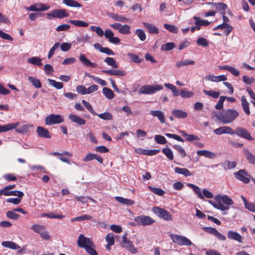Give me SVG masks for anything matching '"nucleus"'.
<instances>
[{
	"label": "nucleus",
	"mask_w": 255,
	"mask_h": 255,
	"mask_svg": "<svg viewBox=\"0 0 255 255\" xmlns=\"http://www.w3.org/2000/svg\"><path fill=\"white\" fill-rule=\"evenodd\" d=\"M239 116V113L234 109H227L216 115V117L223 124L232 123Z\"/></svg>",
	"instance_id": "obj_1"
},
{
	"label": "nucleus",
	"mask_w": 255,
	"mask_h": 255,
	"mask_svg": "<svg viewBox=\"0 0 255 255\" xmlns=\"http://www.w3.org/2000/svg\"><path fill=\"white\" fill-rule=\"evenodd\" d=\"M164 86L172 91L174 96H178L180 95L183 98H189L194 95V93L191 91L185 90H181L179 91L175 86L170 83L164 84Z\"/></svg>",
	"instance_id": "obj_2"
},
{
	"label": "nucleus",
	"mask_w": 255,
	"mask_h": 255,
	"mask_svg": "<svg viewBox=\"0 0 255 255\" xmlns=\"http://www.w3.org/2000/svg\"><path fill=\"white\" fill-rule=\"evenodd\" d=\"M163 88L161 85H145L141 87L138 91L139 94L151 95Z\"/></svg>",
	"instance_id": "obj_3"
},
{
	"label": "nucleus",
	"mask_w": 255,
	"mask_h": 255,
	"mask_svg": "<svg viewBox=\"0 0 255 255\" xmlns=\"http://www.w3.org/2000/svg\"><path fill=\"white\" fill-rule=\"evenodd\" d=\"M170 237L173 243L179 246H189L192 245L191 241L185 236L171 234Z\"/></svg>",
	"instance_id": "obj_4"
},
{
	"label": "nucleus",
	"mask_w": 255,
	"mask_h": 255,
	"mask_svg": "<svg viewBox=\"0 0 255 255\" xmlns=\"http://www.w3.org/2000/svg\"><path fill=\"white\" fill-rule=\"evenodd\" d=\"M134 221L138 226H149L155 222V221L148 216L143 215L136 216L133 219Z\"/></svg>",
	"instance_id": "obj_5"
},
{
	"label": "nucleus",
	"mask_w": 255,
	"mask_h": 255,
	"mask_svg": "<svg viewBox=\"0 0 255 255\" xmlns=\"http://www.w3.org/2000/svg\"><path fill=\"white\" fill-rule=\"evenodd\" d=\"M153 212L158 217L163 220L169 221L172 220V217L170 213L164 209L158 207H154L152 210Z\"/></svg>",
	"instance_id": "obj_6"
},
{
	"label": "nucleus",
	"mask_w": 255,
	"mask_h": 255,
	"mask_svg": "<svg viewBox=\"0 0 255 255\" xmlns=\"http://www.w3.org/2000/svg\"><path fill=\"white\" fill-rule=\"evenodd\" d=\"M63 122L64 119L60 115L51 114L46 117L45 119V123L46 125L58 124Z\"/></svg>",
	"instance_id": "obj_7"
},
{
	"label": "nucleus",
	"mask_w": 255,
	"mask_h": 255,
	"mask_svg": "<svg viewBox=\"0 0 255 255\" xmlns=\"http://www.w3.org/2000/svg\"><path fill=\"white\" fill-rule=\"evenodd\" d=\"M47 19H51L52 18H63L68 16V13L65 9H55L50 12L47 13Z\"/></svg>",
	"instance_id": "obj_8"
},
{
	"label": "nucleus",
	"mask_w": 255,
	"mask_h": 255,
	"mask_svg": "<svg viewBox=\"0 0 255 255\" xmlns=\"http://www.w3.org/2000/svg\"><path fill=\"white\" fill-rule=\"evenodd\" d=\"M235 134L248 140L253 141L254 140V138L252 136L248 130L242 127H237L235 130Z\"/></svg>",
	"instance_id": "obj_9"
},
{
	"label": "nucleus",
	"mask_w": 255,
	"mask_h": 255,
	"mask_svg": "<svg viewBox=\"0 0 255 255\" xmlns=\"http://www.w3.org/2000/svg\"><path fill=\"white\" fill-rule=\"evenodd\" d=\"M50 6L48 5L41 2L35 3L29 7H25L26 10L31 11H45L48 10Z\"/></svg>",
	"instance_id": "obj_10"
},
{
	"label": "nucleus",
	"mask_w": 255,
	"mask_h": 255,
	"mask_svg": "<svg viewBox=\"0 0 255 255\" xmlns=\"http://www.w3.org/2000/svg\"><path fill=\"white\" fill-rule=\"evenodd\" d=\"M235 178L244 183H249L250 180L249 178V175L247 171L244 169H241L237 172L234 173Z\"/></svg>",
	"instance_id": "obj_11"
},
{
	"label": "nucleus",
	"mask_w": 255,
	"mask_h": 255,
	"mask_svg": "<svg viewBox=\"0 0 255 255\" xmlns=\"http://www.w3.org/2000/svg\"><path fill=\"white\" fill-rule=\"evenodd\" d=\"M213 132L216 135H221L223 134L233 135L235 134V130L228 126L220 127L214 129Z\"/></svg>",
	"instance_id": "obj_12"
},
{
	"label": "nucleus",
	"mask_w": 255,
	"mask_h": 255,
	"mask_svg": "<svg viewBox=\"0 0 255 255\" xmlns=\"http://www.w3.org/2000/svg\"><path fill=\"white\" fill-rule=\"evenodd\" d=\"M78 245L82 248H85L88 246L93 245V243L89 238H86L83 235L81 234L78 237L77 241Z\"/></svg>",
	"instance_id": "obj_13"
},
{
	"label": "nucleus",
	"mask_w": 255,
	"mask_h": 255,
	"mask_svg": "<svg viewBox=\"0 0 255 255\" xmlns=\"http://www.w3.org/2000/svg\"><path fill=\"white\" fill-rule=\"evenodd\" d=\"M1 245L3 247L10 249L11 250H19L17 251L18 254H20L23 250L20 249V247L15 243L12 241H3L1 243Z\"/></svg>",
	"instance_id": "obj_14"
},
{
	"label": "nucleus",
	"mask_w": 255,
	"mask_h": 255,
	"mask_svg": "<svg viewBox=\"0 0 255 255\" xmlns=\"http://www.w3.org/2000/svg\"><path fill=\"white\" fill-rule=\"evenodd\" d=\"M121 247L129 251L131 254H134L137 253V249L134 247L132 242L130 240L122 242Z\"/></svg>",
	"instance_id": "obj_15"
},
{
	"label": "nucleus",
	"mask_w": 255,
	"mask_h": 255,
	"mask_svg": "<svg viewBox=\"0 0 255 255\" xmlns=\"http://www.w3.org/2000/svg\"><path fill=\"white\" fill-rule=\"evenodd\" d=\"M102 72L106 74H108L110 75L117 76H125L127 74L126 71L124 70L116 69L104 70L102 71Z\"/></svg>",
	"instance_id": "obj_16"
},
{
	"label": "nucleus",
	"mask_w": 255,
	"mask_h": 255,
	"mask_svg": "<svg viewBox=\"0 0 255 255\" xmlns=\"http://www.w3.org/2000/svg\"><path fill=\"white\" fill-rule=\"evenodd\" d=\"M94 48L100 51L102 53L106 54L108 55H115L114 52L108 47H103L99 43H95L94 44Z\"/></svg>",
	"instance_id": "obj_17"
},
{
	"label": "nucleus",
	"mask_w": 255,
	"mask_h": 255,
	"mask_svg": "<svg viewBox=\"0 0 255 255\" xmlns=\"http://www.w3.org/2000/svg\"><path fill=\"white\" fill-rule=\"evenodd\" d=\"M36 132L40 137L51 138V135L49 131L43 127H38L36 129Z\"/></svg>",
	"instance_id": "obj_18"
},
{
	"label": "nucleus",
	"mask_w": 255,
	"mask_h": 255,
	"mask_svg": "<svg viewBox=\"0 0 255 255\" xmlns=\"http://www.w3.org/2000/svg\"><path fill=\"white\" fill-rule=\"evenodd\" d=\"M243 153L250 164L255 165V155L247 148L243 149Z\"/></svg>",
	"instance_id": "obj_19"
},
{
	"label": "nucleus",
	"mask_w": 255,
	"mask_h": 255,
	"mask_svg": "<svg viewBox=\"0 0 255 255\" xmlns=\"http://www.w3.org/2000/svg\"><path fill=\"white\" fill-rule=\"evenodd\" d=\"M208 4H211L214 7H216L219 12L221 14H226V9L227 8V5L226 4L222 2L219 3H214V2H208Z\"/></svg>",
	"instance_id": "obj_20"
},
{
	"label": "nucleus",
	"mask_w": 255,
	"mask_h": 255,
	"mask_svg": "<svg viewBox=\"0 0 255 255\" xmlns=\"http://www.w3.org/2000/svg\"><path fill=\"white\" fill-rule=\"evenodd\" d=\"M68 118L73 123L77 124L78 125L82 126L86 124V121L83 119L80 118L73 114H71L68 116Z\"/></svg>",
	"instance_id": "obj_21"
},
{
	"label": "nucleus",
	"mask_w": 255,
	"mask_h": 255,
	"mask_svg": "<svg viewBox=\"0 0 255 255\" xmlns=\"http://www.w3.org/2000/svg\"><path fill=\"white\" fill-rule=\"evenodd\" d=\"M219 165H221L225 170H229L233 169L236 167L237 164L235 161H226L221 164H217L213 165V167H217Z\"/></svg>",
	"instance_id": "obj_22"
},
{
	"label": "nucleus",
	"mask_w": 255,
	"mask_h": 255,
	"mask_svg": "<svg viewBox=\"0 0 255 255\" xmlns=\"http://www.w3.org/2000/svg\"><path fill=\"white\" fill-rule=\"evenodd\" d=\"M227 237L229 239L242 243V237L237 232L229 231L227 233Z\"/></svg>",
	"instance_id": "obj_23"
},
{
	"label": "nucleus",
	"mask_w": 255,
	"mask_h": 255,
	"mask_svg": "<svg viewBox=\"0 0 255 255\" xmlns=\"http://www.w3.org/2000/svg\"><path fill=\"white\" fill-rule=\"evenodd\" d=\"M149 114L153 117H157L160 123H164L165 122L164 114L162 111L159 110L151 111Z\"/></svg>",
	"instance_id": "obj_24"
},
{
	"label": "nucleus",
	"mask_w": 255,
	"mask_h": 255,
	"mask_svg": "<svg viewBox=\"0 0 255 255\" xmlns=\"http://www.w3.org/2000/svg\"><path fill=\"white\" fill-rule=\"evenodd\" d=\"M19 125V123L8 124L5 125H0V132H3L15 128Z\"/></svg>",
	"instance_id": "obj_25"
},
{
	"label": "nucleus",
	"mask_w": 255,
	"mask_h": 255,
	"mask_svg": "<svg viewBox=\"0 0 255 255\" xmlns=\"http://www.w3.org/2000/svg\"><path fill=\"white\" fill-rule=\"evenodd\" d=\"M174 171L176 173L183 175L185 177L190 176L193 175V172H191L188 169L185 168L176 167L174 168Z\"/></svg>",
	"instance_id": "obj_26"
},
{
	"label": "nucleus",
	"mask_w": 255,
	"mask_h": 255,
	"mask_svg": "<svg viewBox=\"0 0 255 255\" xmlns=\"http://www.w3.org/2000/svg\"><path fill=\"white\" fill-rule=\"evenodd\" d=\"M79 60L85 66L92 68H95L97 65L88 60L84 54H81L79 56Z\"/></svg>",
	"instance_id": "obj_27"
},
{
	"label": "nucleus",
	"mask_w": 255,
	"mask_h": 255,
	"mask_svg": "<svg viewBox=\"0 0 255 255\" xmlns=\"http://www.w3.org/2000/svg\"><path fill=\"white\" fill-rule=\"evenodd\" d=\"M107 15L111 18L115 20L121 22H126L128 21V18L124 17V16L118 14H115L112 12H108Z\"/></svg>",
	"instance_id": "obj_28"
},
{
	"label": "nucleus",
	"mask_w": 255,
	"mask_h": 255,
	"mask_svg": "<svg viewBox=\"0 0 255 255\" xmlns=\"http://www.w3.org/2000/svg\"><path fill=\"white\" fill-rule=\"evenodd\" d=\"M197 154L199 156H204L210 159H214L216 157V154L207 150H200L197 151Z\"/></svg>",
	"instance_id": "obj_29"
},
{
	"label": "nucleus",
	"mask_w": 255,
	"mask_h": 255,
	"mask_svg": "<svg viewBox=\"0 0 255 255\" xmlns=\"http://www.w3.org/2000/svg\"><path fill=\"white\" fill-rule=\"evenodd\" d=\"M186 185L193 189L194 192L198 195V197L201 199H204V196L201 193V188L198 186L192 184V183H186Z\"/></svg>",
	"instance_id": "obj_30"
},
{
	"label": "nucleus",
	"mask_w": 255,
	"mask_h": 255,
	"mask_svg": "<svg viewBox=\"0 0 255 255\" xmlns=\"http://www.w3.org/2000/svg\"><path fill=\"white\" fill-rule=\"evenodd\" d=\"M171 114L179 119H184L187 117V113L178 109H174L171 111Z\"/></svg>",
	"instance_id": "obj_31"
},
{
	"label": "nucleus",
	"mask_w": 255,
	"mask_h": 255,
	"mask_svg": "<svg viewBox=\"0 0 255 255\" xmlns=\"http://www.w3.org/2000/svg\"><path fill=\"white\" fill-rule=\"evenodd\" d=\"M241 102H242V107L245 113L247 115H250V111L249 108V103L247 101L245 96H242L241 97Z\"/></svg>",
	"instance_id": "obj_32"
},
{
	"label": "nucleus",
	"mask_w": 255,
	"mask_h": 255,
	"mask_svg": "<svg viewBox=\"0 0 255 255\" xmlns=\"http://www.w3.org/2000/svg\"><path fill=\"white\" fill-rule=\"evenodd\" d=\"M139 150V153L149 156L155 155L160 152L159 149H144L140 148Z\"/></svg>",
	"instance_id": "obj_33"
},
{
	"label": "nucleus",
	"mask_w": 255,
	"mask_h": 255,
	"mask_svg": "<svg viewBox=\"0 0 255 255\" xmlns=\"http://www.w3.org/2000/svg\"><path fill=\"white\" fill-rule=\"evenodd\" d=\"M115 199L118 202L121 203L122 204L124 205H132L134 204V201L133 200H131L130 199L124 198L120 196H116L115 197Z\"/></svg>",
	"instance_id": "obj_34"
},
{
	"label": "nucleus",
	"mask_w": 255,
	"mask_h": 255,
	"mask_svg": "<svg viewBox=\"0 0 255 255\" xmlns=\"http://www.w3.org/2000/svg\"><path fill=\"white\" fill-rule=\"evenodd\" d=\"M42 59L38 57H32L27 59V62L34 65L40 66L42 65Z\"/></svg>",
	"instance_id": "obj_35"
},
{
	"label": "nucleus",
	"mask_w": 255,
	"mask_h": 255,
	"mask_svg": "<svg viewBox=\"0 0 255 255\" xmlns=\"http://www.w3.org/2000/svg\"><path fill=\"white\" fill-rule=\"evenodd\" d=\"M143 24L145 27L148 29L149 33L152 34H157L158 33V28L153 25L147 22H143Z\"/></svg>",
	"instance_id": "obj_36"
},
{
	"label": "nucleus",
	"mask_w": 255,
	"mask_h": 255,
	"mask_svg": "<svg viewBox=\"0 0 255 255\" xmlns=\"http://www.w3.org/2000/svg\"><path fill=\"white\" fill-rule=\"evenodd\" d=\"M28 80L30 82L32 85L36 88H40L41 87L42 85L40 81L37 79L36 78L32 76H29L28 77Z\"/></svg>",
	"instance_id": "obj_37"
},
{
	"label": "nucleus",
	"mask_w": 255,
	"mask_h": 255,
	"mask_svg": "<svg viewBox=\"0 0 255 255\" xmlns=\"http://www.w3.org/2000/svg\"><path fill=\"white\" fill-rule=\"evenodd\" d=\"M104 61L113 68H117L118 67L116 60L112 57H108L104 59Z\"/></svg>",
	"instance_id": "obj_38"
},
{
	"label": "nucleus",
	"mask_w": 255,
	"mask_h": 255,
	"mask_svg": "<svg viewBox=\"0 0 255 255\" xmlns=\"http://www.w3.org/2000/svg\"><path fill=\"white\" fill-rule=\"evenodd\" d=\"M63 3L70 7H80L82 6L81 4L74 0H63Z\"/></svg>",
	"instance_id": "obj_39"
},
{
	"label": "nucleus",
	"mask_w": 255,
	"mask_h": 255,
	"mask_svg": "<svg viewBox=\"0 0 255 255\" xmlns=\"http://www.w3.org/2000/svg\"><path fill=\"white\" fill-rule=\"evenodd\" d=\"M194 19L195 20V24L197 26H207L210 24L207 20H201L200 17L197 16H194Z\"/></svg>",
	"instance_id": "obj_40"
},
{
	"label": "nucleus",
	"mask_w": 255,
	"mask_h": 255,
	"mask_svg": "<svg viewBox=\"0 0 255 255\" xmlns=\"http://www.w3.org/2000/svg\"><path fill=\"white\" fill-rule=\"evenodd\" d=\"M69 22L78 27H87L89 24L84 21L79 20H69Z\"/></svg>",
	"instance_id": "obj_41"
},
{
	"label": "nucleus",
	"mask_w": 255,
	"mask_h": 255,
	"mask_svg": "<svg viewBox=\"0 0 255 255\" xmlns=\"http://www.w3.org/2000/svg\"><path fill=\"white\" fill-rule=\"evenodd\" d=\"M162 152L170 160H172L174 158L173 153L172 150L169 147L163 148L162 149Z\"/></svg>",
	"instance_id": "obj_42"
},
{
	"label": "nucleus",
	"mask_w": 255,
	"mask_h": 255,
	"mask_svg": "<svg viewBox=\"0 0 255 255\" xmlns=\"http://www.w3.org/2000/svg\"><path fill=\"white\" fill-rule=\"evenodd\" d=\"M195 63L194 61L192 60H184L177 62L176 64V67L178 68L181 67L183 66L188 65H193Z\"/></svg>",
	"instance_id": "obj_43"
},
{
	"label": "nucleus",
	"mask_w": 255,
	"mask_h": 255,
	"mask_svg": "<svg viewBox=\"0 0 255 255\" xmlns=\"http://www.w3.org/2000/svg\"><path fill=\"white\" fill-rule=\"evenodd\" d=\"M103 93L107 99H112L114 97V94L113 91L108 88H104L103 89Z\"/></svg>",
	"instance_id": "obj_44"
},
{
	"label": "nucleus",
	"mask_w": 255,
	"mask_h": 255,
	"mask_svg": "<svg viewBox=\"0 0 255 255\" xmlns=\"http://www.w3.org/2000/svg\"><path fill=\"white\" fill-rule=\"evenodd\" d=\"M32 127L30 125H24L16 129V131L18 133H26L29 132V128Z\"/></svg>",
	"instance_id": "obj_45"
},
{
	"label": "nucleus",
	"mask_w": 255,
	"mask_h": 255,
	"mask_svg": "<svg viewBox=\"0 0 255 255\" xmlns=\"http://www.w3.org/2000/svg\"><path fill=\"white\" fill-rule=\"evenodd\" d=\"M49 85L52 86L57 89H61L63 87V84L62 82H57L54 80L48 79Z\"/></svg>",
	"instance_id": "obj_46"
},
{
	"label": "nucleus",
	"mask_w": 255,
	"mask_h": 255,
	"mask_svg": "<svg viewBox=\"0 0 255 255\" xmlns=\"http://www.w3.org/2000/svg\"><path fill=\"white\" fill-rule=\"evenodd\" d=\"M41 216L43 217H47L52 219H62L64 218V216L62 214L55 215L53 212L47 213H42Z\"/></svg>",
	"instance_id": "obj_47"
},
{
	"label": "nucleus",
	"mask_w": 255,
	"mask_h": 255,
	"mask_svg": "<svg viewBox=\"0 0 255 255\" xmlns=\"http://www.w3.org/2000/svg\"><path fill=\"white\" fill-rule=\"evenodd\" d=\"M6 216L10 219L14 220L18 219L20 217V216L19 214L16 213L13 210L12 211H8L6 213Z\"/></svg>",
	"instance_id": "obj_48"
},
{
	"label": "nucleus",
	"mask_w": 255,
	"mask_h": 255,
	"mask_svg": "<svg viewBox=\"0 0 255 255\" xmlns=\"http://www.w3.org/2000/svg\"><path fill=\"white\" fill-rule=\"evenodd\" d=\"M91 218H92L91 216H90L89 215L85 214V215H83L82 216L75 217V218L72 219L71 221H72V222L82 221L89 220H90Z\"/></svg>",
	"instance_id": "obj_49"
},
{
	"label": "nucleus",
	"mask_w": 255,
	"mask_h": 255,
	"mask_svg": "<svg viewBox=\"0 0 255 255\" xmlns=\"http://www.w3.org/2000/svg\"><path fill=\"white\" fill-rule=\"evenodd\" d=\"M172 147L178 152V153L180 154L182 158H184L185 156H186L187 154L186 151H185L184 148L180 145L178 144H175L173 145Z\"/></svg>",
	"instance_id": "obj_50"
},
{
	"label": "nucleus",
	"mask_w": 255,
	"mask_h": 255,
	"mask_svg": "<svg viewBox=\"0 0 255 255\" xmlns=\"http://www.w3.org/2000/svg\"><path fill=\"white\" fill-rule=\"evenodd\" d=\"M148 188L152 192L159 196H162L165 193V191L159 188L148 186Z\"/></svg>",
	"instance_id": "obj_51"
},
{
	"label": "nucleus",
	"mask_w": 255,
	"mask_h": 255,
	"mask_svg": "<svg viewBox=\"0 0 255 255\" xmlns=\"http://www.w3.org/2000/svg\"><path fill=\"white\" fill-rule=\"evenodd\" d=\"M119 32L122 34H128L130 33V27L128 24L121 25Z\"/></svg>",
	"instance_id": "obj_52"
},
{
	"label": "nucleus",
	"mask_w": 255,
	"mask_h": 255,
	"mask_svg": "<svg viewBox=\"0 0 255 255\" xmlns=\"http://www.w3.org/2000/svg\"><path fill=\"white\" fill-rule=\"evenodd\" d=\"M203 92L206 95L210 96L214 99L218 98L220 95V93L218 91H208L206 90H203Z\"/></svg>",
	"instance_id": "obj_53"
},
{
	"label": "nucleus",
	"mask_w": 255,
	"mask_h": 255,
	"mask_svg": "<svg viewBox=\"0 0 255 255\" xmlns=\"http://www.w3.org/2000/svg\"><path fill=\"white\" fill-rule=\"evenodd\" d=\"M164 28L173 33H177L178 32L177 27L173 25L165 23L164 24Z\"/></svg>",
	"instance_id": "obj_54"
},
{
	"label": "nucleus",
	"mask_w": 255,
	"mask_h": 255,
	"mask_svg": "<svg viewBox=\"0 0 255 255\" xmlns=\"http://www.w3.org/2000/svg\"><path fill=\"white\" fill-rule=\"evenodd\" d=\"M98 116L100 119L104 120H112L113 119V115L109 112H105L102 114H98Z\"/></svg>",
	"instance_id": "obj_55"
},
{
	"label": "nucleus",
	"mask_w": 255,
	"mask_h": 255,
	"mask_svg": "<svg viewBox=\"0 0 255 255\" xmlns=\"http://www.w3.org/2000/svg\"><path fill=\"white\" fill-rule=\"evenodd\" d=\"M31 229L35 233L40 234L44 230L45 227L42 225L35 224L31 226Z\"/></svg>",
	"instance_id": "obj_56"
},
{
	"label": "nucleus",
	"mask_w": 255,
	"mask_h": 255,
	"mask_svg": "<svg viewBox=\"0 0 255 255\" xmlns=\"http://www.w3.org/2000/svg\"><path fill=\"white\" fill-rule=\"evenodd\" d=\"M155 141L160 144H164L167 142V140L164 136L161 135H156L154 136Z\"/></svg>",
	"instance_id": "obj_57"
},
{
	"label": "nucleus",
	"mask_w": 255,
	"mask_h": 255,
	"mask_svg": "<svg viewBox=\"0 0 255 255\" xmlns=\"http://www.w3.org/2000/svg\"><path fill=\"white\" fill-rule=\"evenodd\" d=\"M139 39L141 41H144L146 39V34L144 31L141 29H137L135 32Z\"/></svg>",
	"instance_id": "obj_58"
},
{
	"label": "nucleus",
	"mask_w": 255,
	"mask_h": 255,
	"mask_svg": "<svg viewBox=\"0 0 255 255\" xmlns=\"http://www.w3.org/2000/svg\"><path fill=\"white\" fill-rule=\"evenodd\" d=\"M82 103L91 114H92L93 115H97V113L95 112L92 106L89 102L86 101L84 100H82Z\"/></svg>",
	"instance_id": "obj_59"
},
{
	"label": "nucleus",
	"mask_w": 255,
	"mask_h": 255,
	"mask_svg": "<svg viewBox=\"0 0 255 255\" xmlns=\"http://www.w3.org/2000/svg\"><path fill=\"white\" fill-rule=\"evenodd\" d=\"M197 44L203 47H207L209 45L207 40L203 37H199L197 40Z\"/></svg>",
	"instance_id": "obj_60"
},
{
	"label": "nucleus",
	"mask_w": 255,
	"mask_h": 255,
	"mask_svg": "<svg viewBox=\"0 0 255 255\" xmlns=\"http://www.w3.org/2000/svg\"><path fill=\"white\" fill-rule=\"evenodd\" d=\"M90 29L92 31L96 32L99 36H102L104 34V31L99 26H91Z\"/></svg>",
	"instance_id": "obj_61"
},
{
	"label": "nucleus",
	"mask_w": 255,
	"mask_h": 255,
	"mask_svg": "<svg viewBox=\"0 0 255 255\" xmlns=\"http://www.w3.org/2000/svg\"><path fill=\"white\" fill-rule=\"evenodd\" d=\"M226 98L225 96H222L220 97V99L217 103V104L215 105V108L217 110H221L223 108V103L225 101Z\"/></svg>",
	"instance_id": "obj_62"
},
{
	"label": "nucleus",
	"mask_w": 255,
	"mask_h": 255,
	"mask_svg": "<svg viewBox=\"0 0 255 255\" xmlns=\"http://www.w3.org/2000/svg\"><path fill=\"white\" fill-rule=\"evenodd\" d=\"M175 47L173 42H168L161 46V49L165 51H169L173 49Z\"/></svg>",
	"instance_id": "obj_63"
},
{
	"label": "nucleus",
	"mask_w": 255,
	"mask_h": 255,
	"mask_svg": "<svg viewBox=\"0 0 255 255\" xmlns=\"http://www.w3.org/2000/svg\"><path fill=\"white\" fill-rule=\"evenodd\" d=\"M128 56L130 57L131 60L136 63H140L142 61V59L139 58L137 55L133 54L132 53H128Z\"/></svg>",
	"instance_id": "obj_64"
}]
</instances>
